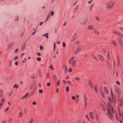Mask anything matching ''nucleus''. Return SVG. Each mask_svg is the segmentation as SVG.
<instances>
[{"label":"nucleus","mask_w":123,"mask_h":123,"mask_svg":"<svg viewBox=\"0 0 123 123\" xmlns=\"http://www.w3.org/2000/svg\"><path fill=\"white\" fill-rule=\"evenodd\" d=\"M108 113L107 114L109 117L112 120H113L112 113H114L113 109L112 106L110 104L108 105L106 107Z\"/></svg>","instance_id":"nucleus-1"},{"label":"nucleus","mask_w":123,"mask_h":123,"mask_svg":"<svg viewBox=\"0 0 123 123\" xmlns=\"http://www.w3.org/2000/svg\"><path fill=\"white\" fill-rule=\"evenodd\" d=\"M111 97H108V100L110 102L114 104L115 103V98L113 97V94L111 89Z\"/></svg>","instance_id":"nucleus-2"},{"label":"nucleus","mask_w":123,"mask_h":123,"mask_svg":"<svg viewBox=\"0 0 123 123\" xmlns=\"http://www.w3.org/2000/svg\"><path fill=\"white\" fill-rule=\"evenodd\" d=\"M115 3L114 2L112 1L107 3L106 4V7L107 9H110L112 8Z\"/></svg>","instance_id":"nucleus-3"},{"label":"nucleus","mask_w":123,"mask_h":123,"mask_svg":"<svg viewBox=\"0 0 123 123\" xmlns=\"http://www.w3.org/2000/svg\"><path fill=\"white\" fill-rule=\"evenodd\" d=\"M88 83L89 86H90V87L91 88H93L95 91V93H97L98 91L97 89L96 88V87L94 86H93L92 82V81L90 80H89L88 81Z\"/></svg>","instance_id":"nucleus-4"},{"label":"nucleus","mask_w":123,"mask_h":123,"mask_svg":"<svg viewBox=\"0 0 123 123\" xmlns=\"http://www.w3.org/2000/svg\"><path fill=\"white\" fill-rule=\"evenodd\" d=\"M76 62V61L75 60H69L68 61L69 64H71L72 67L73 68H75V67Z\"/></svg>","instance_id":"nucleus-5"},{"label":"nucleus","mask_w":123,"mask_h":123,"mask_svg":"<svg viewBox=\"0 0 123 123\" xmlns=\"http://www.w3.org/2000/svg\"><path fill=\"white\" fill-rule=\"evenodd\" d=\"M100 107L101 108L102 110L104 111H105L106 110L105 104L104 102L101 103H100Z\"/></svg>","instance_id":"nucleus-6"},{"label":"nucleus","mask_w":123,"mask_h":123,"mask_svg":"<svg viewBox=\"0 0 123 123\" xmlns=\"http://www.w3.org/2000/svg\"><path fill=\"white\" fill-rule=\"evenodd\" d=\"M119 95L118 96L119 105L120 106H121L123 103V100L122 99L119 98Z\"/></svg>","instance_id":"nucleus-7"},{"label":"nucleus","mask_w":123,"mask_h":123,"mask_svg":"<svg viewBox=\"0 0 123 123\" xmlns=\"http://www.w3.org/2000/svg\"><path fill=\"white\" fill-rule=\"evenodd\" d=\"M79 6V5L78 4L75 7L73 11V13H76L77 11Z\"/></svg>","instance_id":"nucleus-8"},{"label":"nucleus","mask_w":123,"mask_h":123,"mask_svg":"<svg viewBox=\"0 0 123 123\" xmlns=\"http://www.w3.org/2000/svg\"><path fill=\"white\" fill-rule=\"evenodd\" d=\"M81 50V48L78 47L76 49L75 52V55L77 54Z\"/></svg>","instance_id":"nucleus-9"},{"label":"nucleus","mask_w":123,"mask_h":123,"mask_svg":"<svg viewBox=\"0 0 123 123\" xmlns=\"http://www.w3.org/2000/svg\"><path fill=\"white\" fill-rule=\"evenodd\" d=\"M100 93L101 94V95H102V97L104 98H105L104 97V93L103 91L102 90V89L101 88V87H100Z\"/></svg>","instance_id":"nucleus-10"},{"label":"nucleus","mask_w":123,"mask_h":123,"mask_svg":"<svg viewBox=\"0 0 123 123\" xmlns=\"http://www.w3.org/2000/svg\"><path fill=\"white\" fill-rule=\"evenodd\" d=\"M121 92L120 89L118 87L116 86V93L118 94H119Z\"/></svg>","instance_id":"nucleus-11"},{"label":"nucleus","mask_w":123,"mask_h":123,"mask_svg":"<svg viewBox=\"0 0 123 123\" xmlns=\"http://www.w3.org/2000/svg\"><path fill=\"white\" fill-rule=\"evenodd\" d=\"M87 21V19H85L82 22H81L80 24L83 25H85Z\"/></svg>","instance_id":"nucleus-12"},{"label":"nucleus","mask_w":123,"mask_h":123,"mask_svg":"<svg viewBox=\"0 0 123 123\" xmlns=\"http://www.w3.org/2000/svg\"><path fill=\"white\" fill-rule=\"evenodd\" d=\"M104 91L106 94H108L109 93V91L108 88L105 86L104 87Z\"/></svg>","instance_id":"nucleus-13"},{"label":"nucleus","mask_w":123,"mask_h":123,"mask_svg":"<svg viewBox=\"0 0 123 123\" xmlns=\"http://www.w3.org/2000/svg\"><path fill=\"white\" fill-rule=\"evenodd\" d=\"M120 59L118 56H117V65L119 66V65Z\"/></svg>","instance_id":"nucleus-14"},{"label":"nucleus","mask_w":123,"mask_h":123,"mask_svg":"<svg viewBox=\"0 0 123 123\" xmlns=\"http://www.w3.org/2000/svg\"><path fill=\"white\" fill-rule=\"evenodd\" d=\"M98 57L99 59L101 61H104V59L103 56L100 55H98Z\"/></svg>","instance_id":"nucleus-15"},{"label":"nucleus","mask_w":123,"mask_h":123,"mask_svg":"<svg viewBox=\"0 0 123 123\" xmlns=\"http://www.w3.org/2000/svg\"><path fill=\"white\" fill-rule=\"evenodd\" d=\"M119 115L120 117H122L123 119L122 120H121L120 119H119V122L120 123H123V112L122 113V115L121 114L119 113Z\"/></svg>","instance_id":"nucleus-16"},{"label":"nucleus","mask_w":123,"mask_h":123,"mask_svg":"<svg viewBox=\"0 0 123 123\" xmlns=\"http://www.w3.org/2000/svg\"><path fill=\"white\" fill-rule=\"evenodd\" d=\"M94 27V25H89L88 26L87 29L89 30L92 29Z\"/></svg>","instance_id":"nucleus-17"},{"label":"nucleus","mask_w":123,"mask_h":123,"mask_svg":"<svg viewBox=\"0 0 123 123\" xmlns=\"http://www.w3.org/2000/svg\"><path fill=\"white\" fill-rule=\"evenodd\" d=\"M91 56L92 57L93 59H94L95 60H98V59H97V57H96V55L94 54H92Z\"/></svg>","instance_id":"nucleus-18"},{"label":"nucleus","mask_w":123,"mask_h":123,"mask_svg":"<svg viewBox=\"0 0 123 123\" xmlns=\"http://www.w3.org/2000/svg\"><path fill=\"white\" fill-rule=\"evenodd\" d=\"M95 117L96 120L97 121H98L99 119V116L97 113H96L95 114Z\"/></svg>","instance_id":"nucleus-19"},{"label":"nucleus","mask_w":123,"mask_h":123,"mask_svg":"<svg viewBox=\"0 0 123 123\" xmlns=\"http://www.w3.org/2000/svg\"><path fill=\"white\" fill-rule=\"evenodd\" d=\"M93 31H94V33L95 35H98L99 34V32L98 31L95 29H94L93 30Z\"/></svg>","instance_id":"nucleus-20"},{"label":"nucleus","mask_w":123,"mask_h":123,"mask_svg":"<svg viewBox=\"0 0 123 123\" xmlns=\"http://www.w3.org/2000/svg\"><path fill=\"white\" fill-rule=\"evenodd\" d=\"M90 116L91 119H94V117L93 115V113L92 112H90Z\"/></svg>","instance_id":"nucleus-21"},{"label":"nucleus","mask_w":123,"mask_h":123,"mask_svg":"<svg viewBox=\"0 0 123 123\" xmlns=\"http://www.w3.org/2000/svg\"><path fill=\"white\" fill-rule=\"evenodd\" d=\"M116 34L120 37H123V36L122 34L118 31H116Z\"/></svg>","instance_id":"nucleus-22"},{"label":"nucleus","mask_w":123,"mask_h":123,"mask_svg":"<svg viewBox=\"0 0 123 123\" xmlns=\"http://www.w3.org/2000/svg\"><path fill=\"white\" fill-rule=\"evenodd\" d=\"M119 43L121 47L123 46V43L121 39H120L119 40Z\"/></svg>","instance_id":"nucleus-23"},{"label":"nucleus","mask_w":123,"mask_h":123,"mask_svg":"<svg viewBox=\"0 0 123 123\" xmlns=\"http://www.w3.org/2000/svg\"><path fill=\"white\" fill-rule=\"evenodd\" d=\"M25 44H24L22 46L21 51H23L25 49Z\"/></svg>","instance_id":"nucleus-24"},{"label":"nucleus","mask_w":123,"mask_h":123,"mask_svg":"<svg viewBox=\"0 0 123 123\" xmlns=\"http://www.w3.org/2000/svg\"><path fill=\"white\" fill-rule=\"evenodd\" d=\"M48 33H46L45 34L43 35H42V36L45 37L47 38L48 39Z\"/></svg>","instance_id":"nucleus-25"},{"label":"nucleus","mask_w":123,"mask_h":123,"mask_svg":"<svg viewBox=\"0 0 123 123\" xmlns=\"http://www.w3.org/2000/svg\"><path fill=\"white\" fill-rule=\"evenodd\" d=\"M76 103H77L79 101V96L78 95H76Z\"/></svg>","instance_id":"nucleus-26"},{"label":"nucleus","mask_w":123,"mask_h":123,"mask_svg":"<svg viewBox=\"0 0 123 123\" xmlns=\"http://www.w3.org/2000/svg\"><path fill=\"white\" fill-rule=\"evenodd\" d=\"M75 38V35H74L73 36L72 38L71 39L70 42H73Z\"/></svg>","instance_id":"nucleus-27"},{"label":"nucleus","mask_w":123,"mask_h":123,"mask_svg":"<svg viewBox=\"0 0 123 123\" xmlns=\"http://www.w3.org/2000/svg\"><path fill=\"white\" fill-rule=\"evenodd\" d=\"M28 94H29V93H27L23 97H22L21 98L23 99V98H25L28 96Z\"/></svg>","instance_id":"nucleus-28"},{"label":"nucleus","mask_w":123,"mask_h":123,"mask_svg":"<svg viewBox=\"0 0 123 123\" xmlns=\"http://www.w3.org/2000/svg\"><path fill=\"white\" fill-rule=\"evenodd\" d=\"M19 19V17L18 16H16L15 19V21L16 22H18Z\"/></svg>","instance_id":"nucleus-29"},{"label":"nucleus","mask_w":123,"mask_h":123,"mask_svg":"<svg viewBox=\"0 0 123 123\" xmlns=\"http://www.w3.org/2000/svg\"><path fill=\"white\" fill-rule=\"evenodd\" d=\"M72 70L73 69L72 68H70L68 69V72H70L72 71Z\"/></svg>","instance_id":"nucleus-30"},{"label":"nucleus","mask_w":123,"mask_h":123,"mask_svg":"<svg viewBox=\"0 0 123 123\" xmlns=\"http://www.w3.org/2000/svg\"><path fill=\"white\" fill-rule=\"evenodd\" d=\"M67 71V68L66 66H65V68L64 70V73L66 74Z\"/></svg>","instance_id":"nucleus-31"},{"label":"nucleus","mask_w":123,"mask_h":123,"mask_svg":"<svg viewBox=\"0 0 123 123\" xmlns=\"http://www.w3.org/2000/svg\"><path fill=\"white\" fill-rule=\"evenodd\" d=\"M18 86L16 84H15L13 86V87L14 88H16V89H17L18 87Z\"/></svg>","instance_id":"nucleus-32"},{"label":"nucleus","mask_w":123,"mask_h":123,"mask_svg":"<svg viewBox=\"0 0 123 123\" xmlns=\"http://www.w3.org/2000/svg\"><path fill=\"white\" fill-rule=\"evenodd\" d=\"M3 91L1 90H0V96L2 97L3 96Z\"/></svg>","instance_id":"nucleus-33"},{"label":"nucleus","mask_w":123,"mask_h":123,"mask_svg":"<svg viewBox=\"0 0 123 123\" xmlns=\"http://www.w3.org/2000/svg\"><path fill=\"white\" fill-rule=\"evenodd\" d=\"M36 86L34 87V88L33 91V94L34 93L35 91H36ZM33 95V93H32L31 94V95Z\"/></svg>","instance_id":"nucleus-34"},{"label":"nucleus","mask_w":123,"mask_h":123,"mask_svg":"<svg viewBox=\"0 0 123 123\" xmlns=\"http://www.w3.org/2000/svg\"><path fill=\"white\" fill-rule=\"evenodd\" d=\"M87 105V102L86 101H84V106L85 109H86V106Z\"/></svg>","instance_id":"nucleus-35"},{"label":"nucleus","mask_w":123,"mask_h":123,"mask_svg":"<svg viewBox=\"0 0 123 123\" xmlns=\"http://www.w3.org/2000/svg\"><path fill=\"white\" fill-rule=\"evenodd\" d=\"M107 57L108 60H110V56L109 54V53H108V54H107Z\"/></svg>","instance_id":"nucleus-36"},{"label":"nucleus","mask_w":123,"mask_h":123,"mask_svg":"<svg viewBox=\"0 0 123 123\" xmlns=\"http://www.w3.org/2000/svg\"><path fill=\"white\" fill-rule=\"evenodd\" d=\"M35 86V84H33L31 86L30 88L31 90H32V89Z\"/></svg>","instance_id":"nucleus-37"},{"label":"nucleus","mask_w":123,"mask_h":123,"mask_svg":"<svg viewBox=\"0 0 123 123\" xmlns=\"http://www.w3.org/2000/svg\"><path fill=\"white\" fill-rule=\"evenodd\" d=\"M50 14L51 13V16H53L54 15V12L53 11H51L49 13Z\"/></svg>","instance_id":"nucleus-38"},{"label":"nucleus","mask_w":123,"mask_h":123,"mask_svg":"<svg viewBox=\"0 0 123 123\" xmlns=\"http://www.w3.org/2000/svg\"><path fill=\"white\" fill-rule=\"evenodd\" d=\"M53 79L55 82H56L57 81L56 77H53Z\"/></svg>","instance_id":"nucleus-39"},{"label":"nucleus","mask_w":123,"mask_h":123,"mask_svg":"<svg viewBox=\"0 0 123 123\" xmlns=\"http://www.w3.org/2000/svg\"><path fill=\"white\" fill-rule=\"evenodd\" d=\"M93 5H92V6H91L90 7V9H89V11H90L92 9V8H93Z\"/></svg>","instance_id":"nucleus-40"},{"label":"nucleus","mask_w":123,"mask_h":123,"mask_svg":"<svg viewBox=\"0 0 123 123\" xmlns=\"http://www.w3.org/2000/svg\"><path fill=\"white\" fill-rule=\"evenodd\" d=\"M43 92V90L42 89H39V93H42Z\"/></svg>","instance_id":"nucleus-41"},{"label":"nucleus","mask_w":123,"mask_h":123,"mask_svg":"<svg viewBox=\"0 0 123 123\" xmlns=\"http://www.w3.org/2000/svg\"><path fill=\"white\" fill-rule=\"evenodd\" d=\"M49 67V68H50L51 70H53L54 69L52 67V64H51Z\"/></svg>","instance_id":"nucleus-42"},{"label":"nucleus","mask_w":123,"mask_h":123,"mask_svg":"<svg viewBox=\"0 0 123 123\" xmlns=\"http://www.w3.org/2000/svg\"><path fill=\"white\" fill-rule=\"evenodd\" d=\"M37 60L38 61H40L41 60V58L40 57H37Z\"/></svg>","instance_id":"nucleus-43"},{"label":"nucleus","mask_w":123,"mask_h":123,"mask_svg":"<svg viewBox=\"0 0 123 123\" xmlns=\"http://www.w3.org/2000/svg\"><path fill=\"white\" fill-rule=\"evenodd\" d=\"M66 45L64 42H62V46L63 47H65L66 46Z\"/></svg>","instance_id":"nucleus-44"},{"label":"nucleus","mask_w":123,"mask_h":123,"mask_svg":"<svg viewBox=\"0 0 123 123\" xmlns=\"http://www.w3.org/2000/svg\"><path fill=\"white\" fill-rule=\"evenodd\" d=\"M75 58V57L74 56H73L69 60H74V59Z\"/></svg>","instance_id":"nucleus-45"},{"label":"nucleus","mask_w":123,"mask_h":123,"mask_svg":"<svg viewBox=\"0 0 123 123\" xmlns=\"http://www.w3.org/2000/svg\"><path fill=\"white\" fill-rule=\"evenodd\" d=\"M74 79L76 80H80V79L79 77H75Z\"/></svg>","instance_id":"nucleus-46"},{"label":"nucleus","mask_w":123,"mask_h":123,"mask_svg":"<svg viewBox=\"0 0 123 123\" xmlns=\"http://www.w3.org/2000/svg\"><path fill=\"white\" fill-rule=\"evenodd\" d=\"M69 88L68 86H67L66 87V91L67 92H68L69 90Z\"/></svg>","instance_id":"nucleus-47"},{"label":"nucleus","mask_w":123,"mask_h":123,"mask_svg":"<svg viewBox=\"0 0 123 123\" xmlns=\"http://www.w3.org/2000/svg\"><path fill=\"white\" fill-rule=\"evenodd\" d=\"M12 60H11L10 62V63L9 65V67H11L12 66L11 63H12Z\"/></svg>","instance_id":"nucleus-48"},{"label":"nucleus","mask_w":123,"mask_h":123,"mask_svg":"<svg viewBox=\"0 0 123 123\" xmlns=\"http://www.w3.org/2000/svg\"><path fill=\"white\" fill-rule=\"evenodd\" d=\"M50 85V83L49 82H48L47 84V86H49Z\"/></svg>","instance_id":"nucleus-49"},{"label":"nucleus","mask_w":123,"mask_h":123,"mask_svg":"<svg viewBox=\"0 0 123 123\" xmlns=\"http://www.w3.org/2000/svg\"><path fill=\"white\" fill-rule=\"evenodd\" d=\"M25 53H22L21 54V55H20V57L21 58H22L23 57V56L25 54Z\"/></svg>","instance_id":"nucleus-50"},{"label":"nucleus","mask_w":123,"mask_h":123,"mask_svg":"<svg viewBox=\"0 0 123 123\" xmlns=\"http://www.w3.org/2000/svg\"><path fill=\"white\" fill-rule=\"evenodd\" d=\"M95 18L97 20H98L99 19V17L98 16H96L95 17Z\"/></svg>","instance_id":"nucleus-51"},{"label":"nucleus","mask_w":123,"mask_h":123,"mask_svg":"<svg viewBox=\"0 0 123 123\" xmlns=\"http://www.w3.org/2000/svg\"><path fill=\"white\" fill-rule=\"evenodd\" d=\"M4 101V98H2V99H1V100H0V102L1 103H2Z\"/></svg>","instance_id":"nucleus-52"},{"label":"nucleus","mask_w":123,"mask_h":123,"mask_svg":"<svg viewBox=\"0 0 123 123\" xmlns=\"http://www.w3.org/2000/svg\"><path fill=\"white\" fill-rule=\"evenodd\" d=\"M33 119L32 118H31V119L30 120V121H29V123H31L33 121Z\"/></svg>","instance_id":"nucleus-53"},{"label":"nucleus","mask_w":123,"mask_h":123,"mask_svg":"<svg viewBox=\"0 0 123 123\" xmlns=\"http://www.w3.org/2000/svg\"><path fill=\"white\" fill-rule=\"evenodd\" d=\"M40 48L41 50H42L43 49V47L42 46H40Z\"/></svg>","instance_id":"nucleus-54"},{"label":"nucleus","mask_w":123,"mask_h":123,"mask_svg":"<svg viewBox=\"0 0 123 123\" xmlns=\"http://www.w3.org/2000/svg\"><path fill=\"white\" fill-rule=\"evenodd\" d=\"M18 50V49H16L14 52L15 53H16Z\"/></svg>","instance_id":"nucleus-55"},{"label":"nucleus","mask_w":123,"mask_h":123,"mask_svg":"<svg viewBox=\"0 0 123 123\" xmlns=\"http://www.w3.org/2000/svg\"><path fill=\"white\" fill-rule=\"evenodd\" d=\"M71 98L72 99H73L74 100H75V97L74 96H72L71 97Z\"/></svg>","instance_id":"nucleus-56"},{"label":"nucleus","mask_w":123,"mask_h":123,"mask_svg":"<svg viewBox=\"0 0 123 123\" xmlns=\"http://www.w3.org/2000/svg\"><path fill=\"white\" fill-rule=\"evenodd\" d=\"M57 29H56V28L55 29V31H54V32H55V33H56L57 32Z\"/></svg>","instance_id":"nucleus-57"},{"label":"nucleus","mask_w":123,"mask_h":123,"mask_svg":"<svg viewBox=\"0 0 123 123\" xmlns=\"http://www.w3.org/2000/svg\"><path fill=\"white\" fill-rule=\"evenodd\" d=\"M116 83L118 85H119L120 84V83L119 81H116Z\"/></svg>","instance_id":"nucleus-58"},{"label":"nucleus","mask_w":123,"mask_h":123,"mask_svg":"<svg viewBox=\"0 0 123 123\" xmlns=\"http://www.w3.org/2000/svg\"><path fill=\"white\" fill-rule=\"evenodd\" d=\"M40 65L41 67H43L44 66V64H40Z\"/></svg>","instance_id":"nucleus-59"},{"label":"nucleus","mask_w":123,"mask_h":123,"mask_svg":"<svg viewBox=\"0 0 123 123\" xmlns=\"http://www.w3.org/2000/svg\"><path fill=\"white\" fill-rule=\"evenodd\" d=\"M84 101H86V100L87 99V98L86 97L85 95H84Z\"/></svg>","instance_id":"nucleus-60"},{"label":"nucleus","mask_w":123,"mask_h":123,"mask_svg":"<svg viewBox=\"0 0 123 123\" xmlns=\"http://www.w3.org/2000/svg\"><path fill=\"white\" fill-rule=\"evenodd\" d=\"M18 62L17 61H16L15 62V65H18Z\"/></svg>","instance_id":"nucleus-61"},{"label":"nucleus","mask_w":123,"mask_h":123,"mask_svg":"<svg viewBox=\"0 0 123 123\" xmlns=\"http://www.w3.org/2000/svg\"><path fill=\"white\" fill-rule=\"evenodd\" d=\"M8 109H9V108L7 107L6 108V109H5V111L6 112V111L8 110Z\"/></svg>","instance_id":"nucleus-62"},{"label":"nucleus","mask_w":123,"mask_h":123,"mask_svg":"<svg viewBox=\"0 0 123 123\" xmlns=\"http://www.w3.org/2000/svg\"><path fill=\"white\" fill-rule=\"evenodd\" d=\"M18 57L17 56L16 57H14V60H15L17 59V58H18Z\"/></svg>","instance_id":"nucleus-63"},{"label":"nucleus","mask_w":123,"mask_h":123,"mask_svg":"<svg viewBox=\"0 0 123 123\" xmlns=\"http://www.w3.org/2000/svg\"><path fill=\"white\" fill-rule=\"evenodd\" d=\"M111 43H112L114 44V45H115V41H112V42H111Z\"/></svg>","instance_id":"nucleus-64"}]
</instances>
